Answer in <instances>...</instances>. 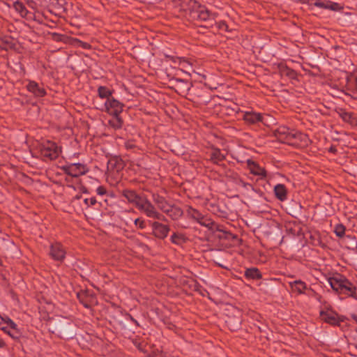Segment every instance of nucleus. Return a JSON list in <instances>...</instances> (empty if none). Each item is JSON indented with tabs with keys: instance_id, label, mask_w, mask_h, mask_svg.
Returning <instances> with one entry per match:
<instances>
[{
	"instance_id": "obj_1",
	"label": "nucleus",
	"mask_w": 357,
	"mask_h": 357,
	"mask_svg": "<svg viewBox=\"0 0 357 357\" xmlns=\"http://www.w3.org/2000/svg\"><path fill=\"white\" fill-rule=\"evenodd\" d=\"M328 282L331 288L340 293L344 294L350 296H354L356 292L355 286L347 279L341 275H335L328 279Z\"/></svg>"
},
{
	"instance_id": "obj_2",
	"label": "nucleus",
	"mask_w": 357,
	"mask_h": 357,
	"mask_svg": "<svg viewBox=\"0 0 357 357\" xmlns=\"http://www.w3.org/2000/svg\"><path fill=\"white\" fill-rule=\"evenodd\" d=\"M275 135L281 141H285L287 143L293 144L292 139L303 142L307 144L308 138L306 135L295 130H290L285 126L280 127L275 131Z\"/></svg>"
},
{
	"instance_id": "obj_3",
	"label": "nucleus",
	"mask_w": 357,
	"mask_h": 357,
	"mask_svg": "<svg viewBox=\"0 0 357 357\" xmlns=\"http://www.w3.org/2000/svg\"><path fill=\"white\" fill-rule=\"evenodd\" d=\"M40 154L44 159H56L61 153V149L53 142L47 141L40 145Z\"/></svg>"
},
{
	"instance_id": "obj_4",
	"label": "nucleus",
	"mask_w": 357,
	"mask_h": 357,
	"mask_svg": "<svg viewBox=\"0 0 357 357\" xmlns=\"http://www.w3.org/2000/svg\"><path fill=\"white\" fill-rule=\"evenodd\" d=\"M320 317L321 320L331 325H338L343 321L342 318L331 308L321 310Z\"/></svg>"
},
{
	"instance_id": "obj_5",
	"label": "nucleus",
	"mask_w": 357,
	"mask_h": 357,
	"mask_svg": "<svg viewBox=\"0 0 357 357\" xmlns=\"http://www.w3.org/2000/svg\"><path fill=\"white\" fill-rule=\"evenodd\" d=\"M62 169L68 175L77 177L84 174L87 172L85 165L81 163H73L62 167Z\"/></svg>"
},
{
	"instance_id": "obj_6",
	"label": "nucleus",
	"mask_w": 357,
	"mask_h": 357,
	"mask_svg": "<svg viewBox=\"0 0 357 357\" xmlns=\"http://www.w3.org/2000/svg\"><path fill=\"white\" fill-rule=\"evenodd\" d=\"M138 208L142 211L148 217L160 219V215L156 211L153 206L146 199L139 200Z\"/></svg>"
},
{
	"instance_id": "obj_7",
	"label": "nucleus",
	"mask_w": 357,
	"mask_h": 357,
	"mask_svg": "<svg viewBox=\"0 0 357 357\" xmlns=\"http://www.w3.org/2000/svg\"><path fill=\"white\" fill-rule=\"evenodd\" d=\"M113 128H119L121 126V117L119 113L122 111V105L113 99Z\"/></svg>"
},
{
	"instance_id": "obj_8",
	"label": "nucleus",
	"mask_w": 357,
	"mask_h": 357,
	"mask_svg": "<svg viewBox=\"0 0 357 357\" xmlns=\"http://www.w3.org/2000/svg\"><path fill=\"white\" fill-rule=\"evenodd\" d=\"M65 255L66 252L60 243H56L51 245L50 255L54 259L61 261L64 259Z\"/></svg>"
},
{
	"instance_id": "obj_9",
	"label": "nucleus",
	"mask_w": 357,
	"mask_h": 357,
	"mask_svg": "<svg viewBox=\"0 0 357 357\" xmlns=\"http://www.w3.org/2000/svg\"><path fill=\"white\" fill-rule=\"evenodd\" d=\"M77 298L83 305L87 308L96 303V298L92 294H89L86 291L77 293Z\"/></svg>"
},
{
	"instance_id": "obj_10",
	"label": "nucleus",
	"mask_w": 357,
	"mask_h": 357,
	"mask_svg": "<svg viewBox=\"0 0 357 357\" xmlns=\"http://www.w3.org/2000/svg\"><path fill=\"white\" fill-rule=\"evenodd\" d=\"M152 228L154 234L160 238L166 237L169 231V228L166 225L158 222L153 223Z\"/></svg>"
},
{
	"instance_id": "obj_11",
	"label": "nucleus",
	"mask_w": 357,
	"mask_h": 357,
	"mask_svg": "<svg viewBox=\"0 0 357 357\" xmlns=\"http://www.w3.org/2000/svg\"><path fill=\"white\" fill-rule=\"evenodd\" d=\"M26 89L36 97H43L46 93L45 89L33 81L29 82L26 85Z\"/></svg>"
},
{
	"instance_id": "obj_12",
	"label": "nucleus",
	"mask_w": 357,
	"mask_h": 357,
	"mask_svg": "<svg viewBox=\"0 0 357 357\" xmlns=\"http://www.w3.org/2000/svg\"><path fill=\"white\" fill-rule=\"evenodd\" d=\"M195 15L202 21H206L214 18V15L204 6H199L195 12Z\"/></svg>"
},
{
	"instance_id": "obj_13",
	"label": "nucleus",
	"mask_w": 357,
	"mask_h": 357,
	"mask_svg": "<svg viewBox=\"0 0 357 357\" xmlns=\"http://www.w3.org/2000/svg\"><path fill=\"white\" fill-rule=\"evenodd\" d=\"M98 93L100 98L106 99L104 103L105 109L109 112L110 108L112 107V101L108 98V96L110 95V91L105 87L100 86L98 89Z\"/></svg>"
},
{
	"instance_id": "obj_14",
	"label": "nucleus",
	"mask_w": 357,
	"mask_h": 357,
	"mask_svg": "<svg viewBox=\"0 0 357 357\" xmlns=\"http://www.w3.org/2000/svg\"><path fill=\"white\" fill-rule=\"evenodd\" d=\"M154 201L160 209L167 213H169L173 209L172 206L169 203H167L163 197L160 196H155L154 197Z\"/></svg>"
},
{
	"instance_id": "obj_15",
	"label": "nucleus",
	"mask_w": 357,
	"mask_h": 357,
	"mask_svg": "<svg viewBox=\"0 0 357 357\" xmlns=\"http://www.w3.org/2000/svg\"><path fill=\"white\" fill-rule=\"evenodd\" d=\"M274 192L276 197L280 201L287 199V189L282 184H278L274 187Z\"/></svg>"
},
{
	"instance_id": "obj_16",
	"label": "nucleus",
	"mask_w": 357,
	"mask_h": 357,
	"mask_svg": "<svg viewBox=\"0 0 357 357\" xmlns=\"http://www.w3.org/2000/svg\"><path fill=\"white\" fill-rule=\"evenodd\" d=\"M123 197L128 202L134 203L136 204V206L138 205L139 200L143 199L142 197H139L135 192L131 190H126L123 193Z\"/></svg>"
},
{
	"instance_id": "obj_17",
	"label": "nucleus",
	"mask_w": 357,
	"mask_h": 357,
	"mask_svg": "<svg viewBox=\"0 0 357 357\" xmlns=\"http://www.w3.org/2000/svg\"><path fill=\"white\" fill-rule=\"evenodd\" d=\"M244 119L250 123H255L257 122L262 121L263 117L259 113L256 112H246L244 114Z\"/></svg>"
},
{
	"instance_id": "obj_18",
	"label": "nucleus",
	"mask_w": 357,
	"mask_h": 357,
	"mask_svg": "<svg viewBox=\"0 0 357 357\" xmlns=\"http://www.w3.org/2000/svg\"><path fill=\"white\" fill-rule=\"evenodd\" d=\"M249 169L250 170V172L255 175L260 176H266V171L265 169L258 165L255 162H251L248 163Z\"/></svg>"
},
{
	"instance_id": "obj_19",
	"label": "nucleus",
	"mask_w": 357,
	"mask_h": 357,
	"mask_svg": "<svg viewBox=\"0 0 357 357\" xmlns=\"http://www.w3.org/2000/svg\"><path fill=\"white\" fill-rule=\"evenodd\" d=\"M289 284L293 291H297L299 294L303 293L306 289V284L301 280H295L290 282Z\"/></svg>"
},
{
	"instance_id": "obj_20",
	"label": "nucleus",
	"mask_w": 357,
	"mask_h": 357,
	"mask_svg": "<svg viewBox=\"0 0 357 357\" xmlns=\"http://www.w3.org/2000/svg\"><path fill=\"white\" fill-rule=\"evenodd\" d=\"M197 222L211 230H213L215 229L214 222L211 219L206 218L204 215H202V217L197 221Z\"/></svg>"
},
{
	"instance_id": "obj_21",
	"label": "nucleus",
	"mask_w": 357,
	"mask_h": 357,
	"mask_svg": "<svg viewBox=\"0 0 357 357\" xmlns=\"http://www.w3.org/2000/svg\"><path fill=\"white\" fill-rule=\"evenodd\" d=\"M245 275L248 278L257 279L260 278V273L257 268H248L245 272Z\"/></svg>"
},
{
	"instance_id": "obj_22",
	"label": "nucleus",
	"mask_w": 357,
	"mask_h": 357,
	"mask_svg": "<svg viewBox=\"0 0 357 357\" xmlns=\"http://www.w3.org/2000/svg\"><path fill=\"white\" fill-rule=\"evenodd\" d=\"M6 323L8 326V330H10L13 333L15 334V337H17L19 332L17 327V325L8 317H6Z\"/></svg>"
},
{
	"instance_id": "obj_23",
	"label": "nucleus",
	"mask_w": 357,
	"mask_h": 357,
	"mask_svg": "<svg viewBox=\"0 0 357 357\" xmlns=\"http://www.w3.org/2000/svg\"><path fill=\"white\" fill-rule=\"evenodd\" d=\"M224 157V154L219 149H213L211 153V158L214 162L220 161Z\"/></svg>"
},
{
	"instance_id": "obj_24",
	"label": "nucleus",
	"mask_w": 357,
	"mask_h": 357,
	"mask_svg": "<svg viewBox=\"0 0 357 357\" xmlns=\"http://www.w3.org/2000/svg\"><path fill=\"white\" fill-rule=\"evenodd\" d=\"M171 240H172V243L177 244V245H180V244L183 243V242H185V237L183 234H182L181 233H174L172 236Z\"/></svg>"
},
{
	"instance_id": "obj_25",
	"label": "nucleus",
	"mask_w": 357,
	"mask_h": 357,
	"mask_svg": "<svg viewBox=\"0 0 357 357\" xmlns=\"http://www.w3.org/2000/svg\"><path fill=\"white\" fill-rule=\"evenodd\" d=\"M15 10L19 13L22 17H25L27 14V10L24 6L20 2H15L13 5Z\"/></svg>"
},
{
	"instance_id": "obj_26",
	"label": "nucleus",
	"mask_w": 357,
	"mask_h": 357,
	"mask_svg": "<svg viewBox=\"0 0 357 357\" xmlns=\"http://www.w3.org/2000/svg\"><path fill=\"white\" fill-rule=\"evenodd\" d=\"M324 3H325L324 8H326V9H329L331 10L337 11V10H340L342 8V7L340 6V4L330 1H325Z\"/></svg>"
},
{
	"instance_id": "obj_27",
	"label": "nucleus",
	"mask_w": 357,
	"mask_h": 357,
	"mask_svg": "<svg viewBox=\"0 0 357 357\" xmlns=\"http://www.w3.org/2000/svg\"><path fill=\"white\" fill-rule=\"evenodd\" d=\"M334 232L338 237H342L345 233V227L342 224H337L335 226Z\"/></svg>"
},
{
	"instance_id": "obj_28",
	"label": "nucleus",
	"mask_w": 357,
	"mask_h": 357,
	"mask_svg": "<svg viewBox=\"0 0 357 357\" xmlns=\"http://www.w3.org/2000/svg\"><path fill=\"white\" fill-rule=\"evenodd\" d=\"M5 319L6 318L2 317L1 321H0V329L5 331L12 337L15 338V334L13 333L10 330H8V326L6 325Z\"/></svg>"
},
{
	"instance_id": "obj_29",
	"label": "nucleus",
	"mask_w": 357,
	"mask_h": 357,
	"mask_svg": "<svg viewBox=\"0 0 357 357\" xmlns=\"http://www.w3.org/2000/svg\"><path fill=\"white\" fill-rule=\"evenodd\" d=\"M175 62H178L179 67L183 70L191 66L190 63L183 58H178Z\"/></svg>"
},
{
	"instance_id": "obj_30",
	"label": "nucleus",
	"mask_w": 357,
	"mask_h": 357,
	"mask_svg": "<svg viewBox=\"0 0 357 357\" xmlns=\"http://www.w3.org/2000/svg\"><path fill=\"white\" fill-rule=\"evenodd\" d=\"M188 213H189L190 216L192 218H193L194 220H195L196 221H198L199 220H200V218L203 215L201 213H199L198 211H197L196 209H194V208H190L188 211Z\"/></svg>"
},
{
	"instance_id": "obj_31",
	"label": "nucleus",
	"mask_w": 357,
	"mask_h": 357,
	"mask_svg": "<svg viewBox=\"0 0 357 357\" xmlns=\"http://www.w3.org/2000/svg\"><path fill=\"white\" fill-rule=\"evenodd\" d=\"M130 222H133L134 224L139 227V228H143L144 227V222L143 220H140L139 218H137L135 220L130 219L129 221H126V224L129 225Z\"/></svg>"
},
{
	"instance_id": "obj_32",
	"label": "nucleus",
	"mask_w": 357,
	"mask_h": 357,
	"mask_svg": "<svg viewBox=\"0 0 357 357\" xmlns=\"http://www.w3.org/2000/svg\"><path fill=\"white\" fill-rule=\"evenodd\" d=\"M53 1L52 2V4L54 3V1H55V3L56 5H58V7L59 8H63V6L65 5L66 3V1L65 0H52Z\"/></svg>"
},
{
	"instance_id": "obj_33",
	"label": "nucleus",
	"mask_w": 357,
	"mask_h": 357,
	"mask_svg": "<svg viewBox=\"0 0 357 357\" xmlns=\"http://www.w3.org/2000/svg\"><path fill=\"white\" fill-rule=\"evenodd\" d=\"M97 193L100 195H104L106 194V189L103 186H99L97 188Z\"/></svg>"
},
{
	"instance_id": "obj_34",
	"label": "nucleus",
	"mask_w": 357,
	"mask_h": 357,
	"mask_svg": "<svg viewBox=\"0 0 357 357\" xmlns=\"http://www.w3.org/2000/svg\"><path fill=\"white\" fill-rule=\"evenodd\" d=\"M325 0L324 1H321V0H317L314 2V6L319 7V8H324V6H325Z\"/></svg>"
},
{
	"instance_id": "obj_35",
	"label": "nucleus",
	"mask_w": 357,
	"mask_h": 357,
	"mask_svg": "<svg viewBox=\"0 0 357 357\" xmlns=\"http://www.w3.org/2000/svg\"><path fill=\"white\" fill-rule=\"evenodd\" d=\"M84 202L86 205H93L96 202V200L95 198H91L89 199H85Z\"/></svg>"
},
{
	"instance_id": "obj_36",
	"label": "nucleus",
	"mask_w": 357,
	"mask_h": 357,
	"mask_svg": "<svg viewBox=\"0 0 357 357\" xmlns=\"http://www.w3.org/2000/svg\"><path fill=\"white\" fill-rule=\"evenodd\" d=\"M354 85L355 89L357 91V75H356L354 77Z\"/></svg>"
},
{
	"instance_id": "obj_37",
	"label": "nucleus",
	"mask_w": 357,
	"mask_h": 357,
	"mask_svg": "<svg viewBox=\"0 0 357 357\" xmlns=\"http://www.w3.org/2000/svg\"><path fill=\"white\" fill-rule=\"evenodd\" d=\"M351 317L357 322V314H352Z\"/></svg>"
},
{
	"instance_id": "obj_38",
	"label": "nucleus",
	"mask_w": 357,
	"mask_h": 357,
	"mask_svg": "<svg viewBox=\"0 0 357 357\" xmlns=\"http://www.w3.org/2000/svg\"><path fill=\"white\" fill-rule=\"evenodd\" d=\"M4 346V342L2 340H0V348Z\"/></svg>"
},
{
	"instance_id": "obj_39",
	"label": "nucleus",
	"mask_w": 357,
	"mask_h": 357,
	"mask_svg": "<svg viewBox=\"0 0 357 357\" xmlns=\"http://www.w3.org/2000/svg\"><path fill=\"white\" fill-rule=\"evenodd\" d=\"M351 85H352V83H351V82H350V83H349V86H350V87H351Z\"/></svg>"
},
{
	"instance_id": "obj_40",
	"label": "nucleus",
	"mask_w": 357,
	"mask_h": 357,
	"mask_svg": "<svg viewBox=\"0 0 357 357\" xmlns=\"http://www.w3.org/2000/svg\"><path fill=\"white\" fill-rule=\"evenodd\" d=\"M2 320V317L0 316V321H1Z\"/></svg>"
}]
</instances>
